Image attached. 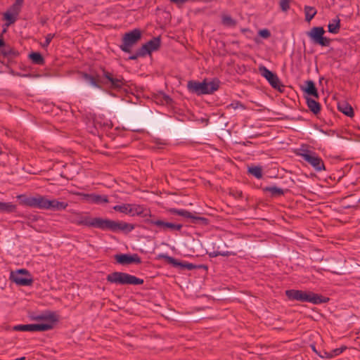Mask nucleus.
<instances>
[{
  "instance_id": "37",
  "label": "nucleus",
  "mask_w": 360,
  "mask_h": 360,
  "mask_svg": "<svg viewBox=\"0 0 360 360\" xmlns=\"http://www.w3.org/2000/svg\"><path fill=\"white\" fill-rule=\"evenodd\" d=\"M232 255H234V254L229 251H213V252L209 253L210 257H216L219 255L224 256V257H229Z\"/></svg>"
},
{
  "instance_id": "14",
  "label": "nucleus",
  "mask_w": 360,
  "mask_h": 360,
  "mask_svg": "<svg viewBox=\"0 0 360 360\" xmlns=\"http://www.w3.org/2000/svg\"><path fill=\"white\" fill-rule=\"evenodd\" d=\"M103 77L110 83V88L112 89H121L124 86L127 85V82L122 75H116L115 77L112 73L103 69Z\"/></svg>"
},
{
  "instance_id": "25",
  "label": "nucleus",
  "mask_w": 360,
  "mask_h": 360,
  "mask_svg": "<svg viewBox=\"0 0 360 360\" xmlns=\"http://www.w3.org/2000/svg\"><path fill=\"white\" fill-rule=\"evenodd\" d=\"M84 196L91 202L96 204L107 203L109 202L107 195L97 194H85Z\"/></svg>"
},
{
  "instance_id": "10",
  "label": "nucleus",
  "mask_w": 360,
  "mask_h": 360,
  "mask_svg": "<svg viewBox=\"0 0 360 360\" xmlns=\"http://www.w3.org/2000/svg\"><path fill=\"white\" fill-rule=\"evenodd\" d=\"M299 155L316 172L326 170L323 160L315 152L309 150H303L302 153H299Z\"/></svg>"
},
{
  "instance_id": "40",
  "label": "nucleus",
  "mask_w": 360,
  "mask_h": 360,
  "mask_svg": "<svg viewBox=\"0 0 360 360\" xmlns=\"http://www.w3.org/2000/svg\"><path fill=\"white\" fill-rule=\"evenodd\" d=\"M146 56L144 55V53H143V51H141V49L139 48L134 54L130 56L129 57V60H136L138 58H143L145 57Z\"/></svg>"
},
{
  "instance_id": "23",
  "label": "nucleus",
  "mask_w": 360,
  "mask_h": 360,
  "mask_svg": "<svg viewBox=\"0 0 360 360\" xmlns=\"http://www.w3.org/2000/svg\"><path fill=\"white\" fill-rule=\"evenodd\" d=\"M346 349V346H342L340 348L332 349L330 352L323 350V354H319V356L322 359H332L342 354Z\"/></svg>"
},
{
  "instance_id": "42",
  "label": "nucleus",
  "mask_w": 360,
  "mask_h": 360,
  "mask_svg": "<svg viewBox=\"0 0 360 360\" xmlns=\"http://www.w3.org/2000/svg\"><path fill=\"white\" fill-rule=\"evenodd\" d=\"M185 268H186V269H188V270H193L195 269L206 268V266L204 265H202V264L201 265H195L194 264L189 263V262H186Z\"/></svg>"
},
{
  "instance_id": "26",
  "label": "nucleus",
  "mask_w": 360,
  "mask_h": 360,
  "mask_svg": "<svg viewBox=\"0 0 360 360\" xmlns=\"http://www.w3.org/2000/svg\"><path fill=\"white\" fill-rule=\"evenodd\" d=\"M328 32L332 34H338L340 29V20L338 16L332 19L328 25Z\"/></svg>"
},
{
  "instance_id": "17",
  "label": "nucleus",
  "mask_w": 360,
  "mask_h": 360,
  "mask_svg": "<svg viewBox=\"0 0 360 360\" xmlns=\"http://www.w3.org/2000/svg\"><path fill=\"white\" fill-rule=\"evenodd\" d=\"M161 46L160 37H153L146 44H143L140 49L146 56L150 54L153 51H158Z\"/></svg>"
},
{
  "instance_id": "18",
  "label": "nucleus",
  "mask_w": 360,
  "mask_h": 360,
  "mask_svg": "<svg viewBox=\"0 0 360 360\" xmlns=\"http://www.w3.org/2000/svg\"><path fill=\"white\" fill-rule=\"evenodd\" d=\"M300 89L308 96H313L316 98H319V97L315 83L312 80L305 81L304 84L300 86Z\"/></svg>"
},
{
  "instance_id": "50",
  "label": "nucleus",
  "mask_w": 360,
  "mask_h": 360,
  "mask_svg": "<svg viewBox=\"0 0 360 360\" xmlns=\"http://www.w3.org/2000/svg\"><path fill=\"white\" fill-rule=\"evenodd\" d=\"M319 130H320V131H321V132H322V133H324V134H327V133H326V131H324L323 130H322V129H319Z\"/></svg>"
},
{
  "instance_id": "21",
  "label": "nucleus",
  "mask_w": 360,
  "mask_h": 360,
  "mask_svg": "<svg viewBox=\"0 0 360 360\" xmlns=\"http://www.w3.org/2000/svg\"><path fill=\"white\" fill-rule=\"evenodd\" d=\"M338 109L340 112L347 117H352L354 115L352 105L345 101H340L338 103Z\"/></svg>"
},
{
  "instance_id": "38",
  "label": "nucleus",
  "mask_w": 360,
  "mask_h": 360,
  "mask_svg": "<svg viewBox=\"0 0 360 360\" xmlns=\"http://www.w3.org/2000/svg\"><path fill=\"white\" fill-rule=\"evenodd\" d=\"M290 0H280L279 6L282 11L287 12L290 9Z\"/></svg>"
},
{
  "instance_id": "4",
  "label": "nucleus",
  "mask_w": 360,
  "mask_h": 360,
  "mask_svg": "<svg viewBox=\"0 0 360 360\" xmlns=\"http://www.w3.org/2000/svg\"><path fill=\"white\" fill-rule=\"evenodd\" d=\"M220 83V81L217 78L213 79L209 82H207L206 80L202 82L195 80H190L187 83V89L190 93L198 96L211 94L219 89Z\"/></svg>"
},
{
  "instance_id": "24",
  "label": "nucleus",
  "mask_w": 360,
  "mask_h": 360,
  "mask_svg": "<svg viewBox=\"0 0 360 360\" xmlns=\"http://www.w3.org/2000/svg\"><path fill=\"white\" fill-rule=\"evenodd\" d=\"M0 54H1L4 58H7L9 60L18 57L19 56V52L10 46H5L1 49Z\"/></svg>"
},
{
  "instance_id": "15",
  "label": "nucleus",
  "mask_w": 360,
  "mask_h": 360,
  "mask_svg": "<svg viewBox=\"0 0 360 360\" xmlns=\"http://www.w3.org/2000/svg\"><path fill=\"white\" fill-rule=\"evenodd\" d=\"M114 257L116 262L122 265L141 263V259L137 254H117Z\"/></svg>"
},
{
  "instance_id": "41",
  "label": "nucleus",
  "mask_w": 360,
  "mask_h": 360,
  "mask_svg": "<svg viewBox=\"0 0 360 360\" xmlns=\"http://www.w3.org/2000/svg\"><path fill=\"white\" fill-rule=\"evenodd\" d=\"M55 37V34H48L46 36L45 41L41 44L42 48H46L51 43L53 38Z\"/></svg>"
},
{
  "instance_id": "19",
  "label": "nucleus",
  "mask_w": 360,
  "mask_h": 360,
  "mask_svg": "<svg viewBox=\"0 0 360 360\" xmlns=\"http://www.w3.org/2000/svg\"><path fill=\"white\" fill-rule=\"evenodd\" d=\"M160 258L163 259L167 263L172 265V266L179 268L181 270L186 269L185 266L186 262L184 261H179L178 259L169 256L167 254H162L159 256Z\"/></svg>"
},
{
  "instance_id": "34",
  "label": "nucleus",
  "mask_w": 360,
  "mask_h": 360,
  "mask_svg": "<svg viewBox=\"0 0 360 360\" xmlns=\"http://www.w3.org/2000/svg\"><path fill=\"white\" fill-rule=\"evenodd\" d=\"M113 210L116 212H119L120 213H124L127 214H129L131 213V204H122L118 205L113 207Z\"/></svg>"
},
{
  "instance_id": "9",
  "label": "nucleus",
  "mask_w": 360,
  "mask_h": 360,
  "mask_svg": "<svg viewBox=\"0 0 360 360\" xmlns=\"http://www.w3.org/2000/svg\"><path fill=\"white\" fill-rule=\"evenodd\" d=\"M169 213L181 216L185 219H190V222L197 225L207 226L210 223V220L206 217L197 216V212L192 213L186 210H179L176 208H171L169 210Z\"/></svg>"
},
{
  "instance_id": "22",
  "label": "nucleus",
  "mask_w": 360,
  "mask_h": 360,
  "mask_svg": "<svg viewBox=\"0 0 360 360\" xmlns=\"http://www.w3.org/2000/svg\"><path fill=\"white\" fill-rule=\"evenodd\" d=\"M262 191L264 193H269L271 198L281 197L285 194L284 190L276 186H266L262 188Z\"/></svg>"
},
{
  "instance_id": "45",
  "label": "nucleus",
  "mask_w": 360,
  "mask_h": 360,
  "mask_svg": "<svg viewBox=\"0 0 360 360\" xmlns=\"http://www.w3.org/2000/svg\"><path fill=\"white\" fill-rule=\"evenodd\" d=\"M163 99H164L165 102L168 105L171 104L173 102L172 98L170 96H169L168 95H164Z\"/></svg>"
},
{
  "instance_id": "7",
  "label": "nucleus",
  "mask_w": 360,
  "mask_h": 360,
  "mask_svg": "<svg viewBox=\"0 0 360 360\" xmlns=\"http://www.w3.org/2000/svg\"><path fill=\"white\" fill-rule=\"evenodd\" d=\"M141 31L139 29L126 32L122 39V44L120 45V49L125 53H130L131 47L135 45L141 39Z\"/></svg>"
},
{
  "instance_id": "48",
  "label": "nucleus",
  "mask_w": 360,
  "mask_h": 360,
  "mask_svg": "<svg viewBox=\"0 0 360 360\" xmlns=\"http://www.w3.org/2000/svg\"><path fill=\"white\" fill-rule=\"evenodd\" d=\"M312 349H313V351H314L316 354H317L319 356V354H323V352H322V351H320L319 352H318L316 351V348H315V347H314V346H312Z\"/></svg>"
},
{
  "instance_id": "36",
  "label": "nucleus",
  "mask_w": 360,
  "mask_h": 360,
  "mask_svg": "<svg viewBox=\"0 0 360 360\" xmlns=\"http://www.w3.org/2000/svg\"><path fill=\"white\" fill-rule=\"evenodd\" d=\"M4 19L7 21L6 25L8 27L12 24H13L16 21V15L15 14H12L9 12H6L4 14Z\"/></svg>"
},
{
  "instance_id": "2",
  "label": "nucleus",
  "mask_w": 360,
  "mask_h": 360,
  "mask_svg": "<svg viewBox=\"0 0 360 360\" xmlns=\"http://www.w3.org/2000/svg\"><path fill=\"white\" fill-rule=\"evenodd\" d=\"M32 319L37 321H44L43 323L20 324L15 326L13 330L16 331H47L53 328L54 325L58 322L59 316L56 311L46 310L40 314L32 316Z\"/></svg>"
},
{
  "instance_id": "11",
  "label": "nucleus",
  "mask_w": 360,
  "mask_h": 360,
  "mask_svg": "<svg viewBox=\"0 0 360 360\" xmlns=\"http://www.w3.org/2000/svg\"><path fill=\"white\" fill-rule=\"evenodd\" d=\"M258 70L260 75L268 81L272 88L278 90L281 93L284 91L285 86L281 82L280 79L276 73L269 70L264 65H260Z\"/></svg>"
},
{
  "instance_id": "39",
  "label": "nucleus",
  "mask_w": 360,
  "mask_h": 360,
  "mask_svg": "<svg viewBox=\"0 0 360 360\" xmlns=\"http://www.w3.org/2000/svg\"><path fill=\"white\" fill-rule=\"evenodd\" d=\"M227 108H232V109H234V110H236L238 108H241L243 110L245 109V107L244 105V104H243L240 101H234L233 103H231V104H229V105H227Z\"/></svg>"
},
{
  "instance_id": "16",
  "label": "nucleus",
  "mask_w": 360,
  "mask_h": 360,
  "mask_svg": "<svg viewBox=\"0 0 360 360\" xmlns=\"http://www.w3.org/2000/svg\"><path fill=\"white\" fill-rule=\"evenodd\" d=\"M130 215L139 216L143 218V222L146 224V220L152 217L153 214L150 209L143 207V205L131 204V213Z\"/></svg>"
},
{
  "instance_id": "29",
  "label": "nucleus",
  "mask_w": 360,
  "mask_h": 360,
  "mask_svg": "<svg viewBox=\"0 0 360 360\" xmlns=\"http://www.w3.org/2000/svg\"><path fill=\"white\" fill-rule=\"evenodd\" d=\"M325 271H330L335 274L341 275L343 274L344 269L339 265H336L334 264H327L325 265V268L323 269Z\"/></svg>"
},
{
  "instance_id": "13",
  "label": "nucleus",
  "mask_w": 360,
  "mask_h": 360,
  "mask_svg": "<svg viewBox=\"0 0 360 360\" xmlns=\"http://www.w3.org/2000/svg\"><path fill=\"white\" fill-rule=\"evenodd\" d=\"M10 280L20 286H30L33 283V279L30 272L25 269L11 271Z\"/></svg>"
},
{
  "instance_id": "6",
  "label": "nucleus",
  "mask_w": 360,
  "mask_h": 360,
  "mask_svg": "<svg viewBox=\"0 0 360 360\" xmlns=\"http://www.w3.org/2000/svg\"><path fill=\"white\" fill-rule=\"evenodd\" d=\"M106 280L108 283L116 285H142L144 283L143 279L137 278L124 272L115 271L109 274Z\"/></svg>"
},
{
  "instance_id": "5",
  "label": "nucleus",
  "mask_w": 360,
  "mask_h": 360,
  "mask_svg": "<svg viewBox=\"0 0 360 360\" xmlns=\"http://www.w3.org/2000/svg\"><path fill=\"white\" fill-rule=\"evenodd\" d=\"M146 224L149 226L148 227H145L146 229L153 230L155 233L166 232L167 231H180L183 227V225L181 224L166 221L154 214H153L150 219L146 220Z\"/></svg>"
},
{
  "instance_id": "27",
  "label": "nucleus",
  "mask_w": 360,
  "mask_h": 360,
  "mask_svg": "<svg viewBox=\"0 0 360 360\" xmlns=\"http://www.w3.org/2000/svg\"><path fill=\"white\" fill-rule=\"evenodd\" d=\"M306 101L309 109L315 115L321 111V104L311 98L306 97Z\"/></svg>"
},
{
  "instance_id": "1",
  "label": "nucleus",
  "mask_w": 360,
  "mask_h": 360,
  "mask_svg": "<svg viewBox=\"0 0 360 360\" xmlns=\"http://www.w3.org/2000/svg\"><path fill=\"white\" fill-rule=\"evenodd\" d=\"M70 220L72 223L78 226H85L114 233L122 231L128 233L135 229L134 224L122 221H115L101 217L92 218L89 212H74Z\"/></svg>"
},
{
  "instance_id": "46",
  "label": "nucleus",
  "mask_w": 360,
  "mask_h": 360,
  "mask_svg": "<svg viewBox=\"0 0 360 360\" xmlns=\"http://www.w3.org/2000/svg\"><path fill=\"white\" fill-rule=\"evenodd\" d=\"M23 4V0H15L14 4L18 7H21Z\"/></svg>"
},
{
  "instance_id": "28",
  "label": "nucleus",
  "mask_w": 360,
  "mask_h": 360,
  "mask_svg": "<svg viewBox=\"0 0 360 360\" xmlns=\"http://www.w3.org/2000/svg\"><path fill=\"white\" fill-rule=\"evenodd\" d=\"M29 58L32 63L35 65H43L45 63V60L43 56L39 52H32L29 54Z\"/></svg>"
},
{
  "instance_id": "30",
  "label": "nucleus",
  "mask_w": 360,
  "mask_h": 360,
  "mask_svg": "<svg viewBox=\"0 0 360 360\" xmlns=\"http://www.w3.org/2000/svg\"><path fill=\"white\" fill-rule=\"evenodd\" d=\"M16 207L12 202H0V212L12 213L15 212Z\"/></svg>"
},
{
  "instance_id": "32",
  "label": "nucleus",
  "mask_w": 360,
  "mask_h": 360,
  "mask_svg": "<svg viewBox=\"0 0 360 360\" xmlns=\"http://www.w3.org/2000/svg\"><path fill=\"white\" fill-rule=\"evenodd\" d=\"M304 11L305 14V20L307 22H310L317 13V11L314 7L309 6H305Z\"/></svg>"
},
{
  "instance_id": "43",
  "label": "nucleus",
  "mask_w": 360,
  "mask_h": 360,
  "mask_svg": "<svg viewBox=\"0 0 360 360\" xmlns=\"http://www.w3.org/2000/svg\"><path fill=\"white\" fill-rule=\"evenodd\" d=\"M259 35L262 38L266 39L271 36V32L268 29H263L259 31Z\"/></svg>"
},
{
  "instance_id": "44",
  "label": "nucleus",
  "mask_w": 360,
  "mask_h": 360,
  "mask_svg": "<svg viewBox=\"0 0 360 360\" xmlns=\"http://www.w3.org/2000/svg\"><path fill=\"white\" fill-rule=\"evenodd\" d=\"M11 10L13 12V13L15 14V15H18L20 11V8L15 6L13 4V6H11Z\"/></svg>"
},
{
  "instance_id": "20",
  "label": "nucleus",
  "mask_w": 360,
  "mask_h": 360,
  "mask_svg": "<svg viewBox=\"0 0 360 360\" xmlns=\"http://www.w3.org/2000/svg\"><path fill=\"white\" fill-rule=\"evenodd\" d=\"M68 203L65 202H60L56 199H48L46 210L53 211H61L66 209Z\"/></svg>"
},
{
  "instance_id": "31",
  "label": "nucleus",
  "mask_w": 360,
  "mask_h": 360,
  "mask_svg": "<svg viewBox=\"0 0 360 360\" xmlns=\"http://www.w3.org/2000/svg\"><path fill=\"white\" fill-rule=\"evenodd\" d=\"M82 78L86 80V82H89L91 86L96 88H101L99 84V81L95 77L91 75H89L86 72H82Z\"/></svg>"
},
{
  "instance_id": "47",
  "label": "nucleus",
  "mask_w": 360,
  "mask_h": 360,
  "mask_svg": "<svg viewBox=\"0 0 360 360\" xmlns=\"http://www.w3.org/2000/svg\"><path fill=\"white\" fill-rule=\"evenodd\" d=\"M235 197L236 198H242L243 192L242 191H236Z\"/></svg>"
},
{
  "instance_id": "8",
  "label": "nucleus",
  "mask_w": 360,
  "mask_h": 360,
  "mask_svg": "<svg viewBox=\"0 0 360 360\" xmlns=\"http://www.w3.org/2000/svg\"><path fill=\"white\" fill-rule=\"evenodd\" d=\"M20 204L34 208L46 210L48 198L46 196L37 195L36 196L27 197L25 195L18 196Z\"/></svg>"
},
{
  "instance_id": "3",
  "label": "nucleus",
  "mask_w": 360,
  "mask_h": 360,
  "mask_svg": "<svg viewBox=\"0 0 360 360\" xmlns=\"http://www.w3.org/2000/svg\"><path fill=\"white\" fill-rule=\"evenodd\" d=\"M285 295L288 300L291 301L309 302L314 304L327 303L330 300L328 297L314 293L311 291H304L294 289L286 290Z\"/></svg>"
},
{
  "instance_id": "35",
  "label": "nucleus",
  "mask_w": 360,
  "mask_h": 360,
  "mask_svg": "<svg viewBox=\"0 0 360 360\" xmlns=\"http://www.w3.org/2000/svg\"><path fill=\"white\" fill-rule=\"evenodd\" d=\"M248 173L251 174L258 179L262 178V168L260 166L248 167Z\"/></svg>"
},
{
  "instance_id": "49",
  "label": "nucleus",
  "mask_w": 360,
  "mask_h": 360,
  "mask_svg": "<svg viewBox=\"0 0 360 360\" xmlns=\"http://www.w3.org/2000/svg\"><path fill=\"white\" fill-rule=\"evenodd\" d=\"M40 22H41V25H45V24H46V19H41V20H40Z\"/></svg>"
},
{
  "instance_id": "12",
  "label": "nucleus",
  "mask_w": 360,
  "mask_h": 360,
  "mask_svg": "<svg viewBox=\"0 0 360 360\" xmlns=\"http://www.w3.org/2000/svg\"><path fill=\"white\" fill-rule=\"evenodd\" d=\"M325 30L323 27H314L307 34L314 44L321 46H328L330 44L331 39L324 37Z\"/></svg>"
},
{
  "instance_id": "33",
  "label": "nucleus",
  "mask_w": 360,
  "mask_h": 360,
  "mask_svg": "<svg viewBox=\"0 0 360 360\" xmlns=\"http://www.w3.org/2000/svg\"><path fill=\"white\" fill-rule=\"evenodd\" d=\"M221 23L223 25L229 27H234L236 26V20L233 19L231 15H223L221 16Z\"/></svg>"
}]
</instances>
